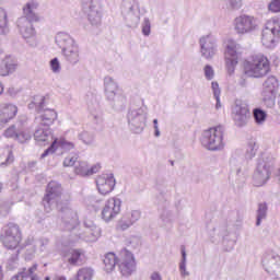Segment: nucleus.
Returning <instances> with one entry per match:
<instances>
[{
	"label": "nucleus",
	"instance_id": "c85d7f7f",
	"mask_svg": "<svg viewBox=\"0 0 280 280\" xmlns=\"http://www.w3.org/2000/svg\"><path fill=\"white\" fill-rule=\"evenodd\" d=\"M18 135L19 130H16L15 126H11L4 131V137L8 139H16Z\"/></svg>",
	"mask_w": 280,
	"mask_h": 280
},
{
	"label": "nucleus",
	"instance_id": "f03ea898",
	"mask_svg": "<svg viewBox=\"0 0 280 280\" xmlns=\"http://www.w3.org/2000/svg\"><path fill=\"white\" fill-rule=\"evenodd\" d=\"M224 127L215 126L203 132L202 144L208 150H221L224 148Z\"/></svg>",
	"mask_w": 280,
	"mask_h": 280
},
{
	"label": "nucleus",
	"instance_id": "2eb2a0df",
	"mask_svg": "<svg viewBox=\"0 0 280 280\" xmlns=\"http://www.w3.org/2000/svg\"><path fill=\"white\" fill-rule=\"evenodd\" d=\"M268 178H270V168L259 165L254 175L255 185L261 187V185L266 184Z\"/></svg>",
	"mask_w": 280,
	"mask_h": 280
},
{
	"label": "nucleus",
	"instance_id": "3c124183",
	"mask_svg": "<svg viewBox=\"0 0 280 280\" xmlns=\"http://www.w3.org/2000/svg\"><path fill=\"white\" fill-rule=\"evenodd\" d=\"M45 280H51V278L49 276L45 277Z\"/></svg>",
	"mask_w": 280,
	"mask_h": 280
},
{
	"label": "nucleus",
	"instance_id": "de8ad7c7",
	"mask_svg": "<svg viewBox=\"0 0 280 280\" xmlns=\"http://www.w3.org/2000/svg\"><path fill=\"white\" fill-rule=\"evenodd\" d=\"M31 280H38L37 276H31Z\"/></svg>",
	"mask_w": 280,
	"mask_h": 280
},
{
	"label": "nucleus",
	"instance_id": "473e14b6",
	"mask_svg": "<svg viewBox=\"0 0 280 280\" xmlns=\"http://www.w3.org/2000/svg\"><path fill=\"white\" fill-rule=\"evenodd\" d=\"M7 163H14V152L12 150L8 151Z\"/></svg>",
	"mask_w": 280,
	"mask_h": 280
},
{
	"label": "nucleus",
	"instance_id": "a18cd8bd",
	"mask_svg": "<svg viewBox=\"0 0 280 280\" xmlns=\"http://www.w3.org/2000/svg\"><path fill=\"white\" fill-rule=\"evenodd\" d=\"M3 91H4L3 83L0 82V95H3Z\"/></svg>",
	"mask_w": 280,
	"mask_h": 280
},
{
	"label": "nucleus",
	"instance_id": "f3484780",
	"mask_svg": "<svg viewBox=\"0 0 280 280\" xmlns=\"http://www.w3.org/2000/svg\"><path fill=\"white\" fill-rule=\"evenodd\" d=\"M104 270L106 272H113L115 270V266L119 264V257L115 255V253H107L104 258Z\"/></svg>",
	"mask_w": 280,
	"mask_h": 280
},
{
	"label": "nucleus",
	"instance_id": "9d476101",
	"mask_svg": "<svg viewBox=\"0 0 280 280\" xmlns=\"http://www.w3.org/2000/svg\"><path fill=\"white\" fill-rule=\"evenodd\" d=\"M248 119H250V109H248V105H236L234 114L235 126H237V128H244V126L248 124Z\"/></svg>",
	"mask_w": 280,
	"mask_h": 280
},
{
	"label": "nucleus",
	"instance_id": "9b49d317",
	"mask_svg": "<svg viewBox=\"0 0 280 280\" xmlns=\"http://www.w3.org/2000/svg\"><path fill=\"white\" fill-rule=\"evenodd\" d=\"M19 114V107L12 103H4L0 105V124H8L12 121Z\"/></svg>",
	"mask_w": 280,
	"mask_h": 280
},
{
	"label": "nucleus",
	"instance_id": "5701e85b",
	"mask_svg": "<svg viewBox=\"0 0 280 280\" xmlns=\"http://www.w3.org/2000/svg\"><path fill=\"white\" fill-rule=\"evenodd\" d=\"M253 115L256 124H258L259 126H261V124H265L266 119H268V114L260 108H255L253 110Z\"/></svg>",
	"mask_w": 280,
	"mask_h": 280
},
{
	"label": "nucleus",
	"instance_id": "a19ab883",
	"mask_svg": "<svg viewBox=\"0 0 280 280\" xmlns=\"http://www.w3.org/2000/svg\"><path fill=\"white\" fill-rule=\"evenodd\" d=\"M67 35H58V37H57V42L58 43H60V40H65V37H66Z\"/></svg>",
	"mask_w": 280,
	"mask_h": 280
},
{
	"label": "nucleus",
	"instance_id": "ea45409f",
	"mask_svg": "<svg viewBox=\"0 0 280 280\" xmlns=\"http://www.w3.org/2000/svg\"><path fill=\"white\" fill-rule=\"evenodd\" d=\"M276 260L280 261V257H279V256L272 257V258L270 259V264H271V265H275V261H276Z\"/></svg>",
	"mask_w": 280,
	"mask_h": 280
},
{
	"label": "nucleus",
	"instance_id": "6e6552de",
	"mask_svg": "<svg viewBox=\"0 0 280 280\" xmlns=\"http://www.w3.org/2000/svg\"><path fill=\"white\" fill-rule=\"evenodd\" d=\"M237 44L234 40H229L225 49V67L229 71L235 70L237 67Z\"/></svg>",
	"mask_w": 280,
	"mask_h": 280
},
{
	"label": "nucleus",
	"instance_id": "412c9836",
	"mask_svg": "<svg viewBox=\"0 0 280 280\" xmlns=\"http://www.w3.org/2000/svg\"><path fill=\"white\" fill-rule=\"evenodd\" d=\"M82 255H84V252H82V249H72L70 252L68 264H70V266H78L79 261H81L82 259Z\"/></svg>",
	"mask_w": 280,
	"mask_h": 280
},
{
	"label": "nucleus",
	"instance_id": "6ab92c4d",
	"mask_svg": "<svg viewBox=\"0 0 280 280\" xmlns=\"http://www.w3.org/2000/svg\"><path fill=\"white\" fill-rule=\"evenodd\" d=\"M51 138L52 136L49 129H37L34 133V139L38 143H49Z\"/></svg>",
	"mask_w": 280,
	"mask_h": 280
},
{
	"label": "nucleus",
	"instance_id": "c756f323",
	"mask_svg": "<svg viewBox=\"0 0 280 280\" xmlns=\"http://www.w3.org/2000/svg\"><path fill=\"white\" fill-rule=\"evenodd\" d=\"M78 162V154L68 156L63 160V167H73Z\"/></svg>",
	"mask_w": 280,
	"mask_h": 280
},
{
	"label": "nucleus",
	"instance_id": "79ce46f5",
	"mask_svg": "<svg viewBox=\"0 0 280 280\" xmlns=\"http://www.w3.org/2000/svg\"><path fill=\"white\" fill-rule=\"evenodd\" d=\"M153 124H154V130H158L159 129V120L154 119Z\"/></svg>",
	"mask_w": 280,
	"mask_h": 280
},
{
	"label": "nucleus",
	"instance_id": "37998d69",
	"mask_svg": "<svg viewBox=\"0 0 280 280\" xmlns=\"http://www.w3.org/2000/svg\"><path fill=\"white\" fill-rule=\"evenodd\" d=\"M276 276L280 279V266L276 268Z\"/></svg>",
	"mask_w": 280,
	"mask_h": 280
},
{
	"label": "nucleus",
	"instance_id": "cd10ccee",
	"mask_svg": "<svg viewBox=\"0 0 280 280\" xmlns=\"http://www.w3.org/2000/svg\"><path fill=\"white\" fill-rule=\"evenodd\" d=\"M269 12L277 14L280 12V0H271L268 4Z\"/></svg>",
	"mask_w": 280,
	"mask_h": 280
},
{
	"label": "nucleus",
	"instance_id": "8fccbe9b",
	"mask_svg": "<svg viewBox=\"0 0 280 280\" xmlns=\"http://www.w3.org/2000/svg\"><path fill=\"white\" fill-rule=\"evenodd\" d=\"M160 132H159V128L155 129V137H159Z\"/></svg>",
	"mask_w": 280,
	"mask_h": 280
},
{
	"label": "nucleus",
	"instance_id": "4be33fe9",
	"mask_svg": "<svg viewBox=\"0 0 280 280\" xmlns=\"http://www.w3.org/2000/svg\"><path fill=\"white\" fill-rule=\"evenodd\" d=\"M279 91V82L276 81L275 78L268 79L265 82V92L266 93H271V95H275Z\"/></svg>",
	"mask_w": 280,
	"mask_h": 280
},
{
	"label": "nucleus",
	"instance_id": "58836bf2",
	"mask_svg": "<svg viewBox=\"0 0 280 280\" xmlns=\"http://www.w3.org/2000/svg\"><path fill=\"white\" fill-rule=\"evenodd\" d=\"M206 78H207V80H213V71H207Z\"/></svg>",
	"mask_w": 280,
	"mask_h": 280
},
{
	"label": "nucleus",
	"instance_id": "aec40b11",
	"mask_svg": "<svg viewBox=\"0 0 280 280\" xmlns=\"http://www.w3.org/2000/svg\"><path fill=\"white\" fill-rule=\"evenodd\" d=\"M58 119V113L54 109H46L42 115V126H51Z\"/></svg>",
	"mask_w": 280,
	"mask_h": 280
},
{
	"label": "nucleus",
	"instance_id": "7ed1b4c3",
	"mask_svg": "<svg viewBox=\"0 0 280 280\" xmlns=\"http://www.w3.org/2000/svg\"><path fill=\"white\" fill-rule=\"evenodd\" d=\"M118 268L122 277H130L137 270V260H135V255L130 250L122 249L119 253Z\"/></svg>",
	"mask_w": 280,
	"mask_h": 280
},
{
	"label": "nucleus",
	"instance_id": "c9c22d12",
	"mask_svg": "<svg viewBox=\"0 0 280 280\" xmlns=\"http://www.w3.org/2000/svg\"><path fill=\"white\" fill-rule=\"evenodd\" d=\"M151 280H163V279L161 278V275L159 272H153L151 275Z\"/></svg>",
	"mask_w": 280,
	"mask_h": 280
},
{
	"label": "nucleus",
	"instance_id": "f8f14e48",
	"mask_svg": "<svg viewBox=\"0 0 280 280\" xmlns=\"http://www.w3.org/2000/svg\"><path fill=\"white\" fill-rule=\"evenodd\" d=\"M58 148H61V150H73L75 148V144L73 142H69L65 138H55L51 145L44 151L42 154V159H45V156H49V154H54Z\"/></svg>",
	"mask_w": 280,
	"mask_h": 280
},
{
	"label": "nucleus",
	"instance_id": "423d86ee",
	"mask_svg": "<svg viewBox=\"0 0 280 280\" xmlns=\"http://www.w3.org/2000/svg\"><path fill=\"white\" fill-rule=\"evenodd\" d=\"M277 30H279V19L269 20L267 27L262 31V45L270 47V45L275 44V38H277Z\"/></svg>",
	"mask_w": 280,
	"mask_h": 280
},
{
	"label": "nucleus",
	"instance_id": "f704fd0d",
	"mask_svg": "<svg viewBox=\"0 0 280 280\" xmlns=\"http://www.w3.org/2000/svg\"><path fill=\"white\" fill-rule=\"evenodd\" d=\"M36 270H38V264H34L28 268V275L34 276V272H36Z\"/></svg>",
	"mask_w": 280,
	"mask_h": 280
},
{
	"label": "nucleus",
	"instance_id": "20e7f679",
	"mask_svg": "<svg viewBox=\"0 0 280 280\" xmlns=\"http://www.w3.org/2000/svg\"><path fill=\"white\" fill-rule=\"evenodd\" d=\"M243 66L252 71H270V60L264 54L253 55L249 60L243 62Z\"/></svg>",
	"mask_w": 280,
	"mask_h": 280
},
{
	"label": "nucleus",
	"instance_id": "0eeeda50",
	"mask_svg": "<svg viewBox=\"0 0 280 280\" xmlns=\"http://www.w3.org/2000/svg\"><path fill=\"white\" fill-rule=\"evenodd\" d=\"M119 211H121V201L115 198H109L102 210V218L105 222H108L113 220L115 215H118Z\"/></svg>",
	"mask_w": 280,
	"mask_h": 280
},
{
	"label": "nucleus",
	"instance_id": "39448f33",
	"mask_svg": "<svg viewBox=\"0 0 280 280\" xmlns=\"http://www.w3.org/2000/svg\"><path fill=\"white\" fill-rule=\"evenodd\" d=\"M257 27V21L253 15H241L234 20V30L236 34H248Z\"/></svg>",
	"mask_w": 280,
	"mask_h": 280
},
{
	"label": "nucleus",
	"instance_id": "09e8293b",
	"mask_svg": "<svg viewBox=\"0 0 280 280\" xmlns=\"http://www.w3.org/2000/svg\"><path fill=\"white\" fill-rule=\"evenodd\" d=\"M205 71H211V67H210V66H207V67L205 68Z\"/></svg>",
	"mask_w": 280,
	"mask_h": 280
},
{
	"label": "nucleus",
	"instance_id": "dca6fc26",
	"mask_svg": "<svg viewBox=\"0 0 280 280\" xmlns=\"http://www.w3.org/2000/svg\"><path fill=\"white\" fill-rule=\"evenodd\" d=\"M201 54L205 58H211L215 54L213 39L209 36L200 39Z\"/></svg>",
	"mask_w": 280,
	"mask_h": 280
},
{
	"label": "nucleus",
	"instance_id": "a878e982",
	"mask_svg": "<svg viewBox=\"0 0 280 280\" xmlns=\"http://www.w3.org/2000/svg\"><path fill=\"white\" fill-rule=\"evenodd\" d=\"M266 211H268V206H266V203H260L258 207L257 226H259L261 224V220L266 218Z\"/></svg>",
	"mask_w": 280,
	"mask_h": 280
},
{
	"label": "nucleus",
	"instance_id": "7c9ffc66",
	"mask_svg": "<svg viewBox=\"0 0 280 280\" xmlns=\"http://www.w3.org/2000/svg\"><path fill=\"white\" fill-rule=\"evenodd\" d=\"M212 91L217 100V107H218L220 106V85L218 84V82H212Z\"/></svg>",
	"mask_w": 280,
	"mask_h": 280
},
{
	"label": "nucleus",
	"instance_id": "a211bd4d",
	"mask_svg": "<svg viewBox=\"0 0 280 280\" xmlns=\"http://www.w3.org/2000/svg\"><path fill=\"white\" fill-rule=\"evenodd\" d=\"M95 277V270L91 267H82L77 271L75 277L71 280H93Z\"/></svg>",
	"mask_w": 280,
	"mask_h": 280
},
{
	"label": "nucleus",
	"instance_id": "4468645a",
	"mask_svg": "<svg viewBox=\"0 0 280 280\" xmlns=\"http://www.w3.org/2000/svg\"><path fill=\"white\" fill-rule=\"evenodd\" d=\"M62 194V186L57 182H50L46 188V195L44 196V202H51Z\"/></svg>",
	"mask_w": 280,
	"mask_h": 280
},
{
	"label": "nucleus",
	"instance_id": "bb28decb",
	"mask_svg": "<svg viewBox=\"0 0 280 280\" xmlns=\"http://www.w3.org/2000/svg\"><path fill=\"white\" fill-rule=\"evenodd\" d=\"M32 8H34V4L27 3L25 5V8L23 9L24 14H26V16L30 21H38V16H36V14H34V12H32Z\"/></svg>",
	"mask_w": 280,
	"mask_h": 280
},
{
	"label": "nucleus",
	"instance_id": "ddd939ff",
	"mask_svg": "<svg viewBox=\"0 0 280 280\" xmlns=\"http://www.w3.org/2000/svg\"><path fill=\"white\" fill-rule=\"evenodd\" d=\"M102 170V164L96 163L92 166H89V162H79V164L74 167L75 174L78 176H93V174H97Z\"/></svg>",
	"mask_w": 280,
	"mask_h": 280
},
{
	"label": "nucleus",
	"instance_id": "72a5a7b5",
	"mask_svg": "<svg viewBox=\"0 0 280 280\" xmlns=\"http://www.w3.org/2000/svg\"><path fill=\"white\" fill-rule=\"evenodd\" d=\"M142 33L144 34V36H150V24H144L142 27Z\"/></svg>",
	"mask_w": 280,
	"mask_h": 280
},
{
	"label": "nucleus",
	"instance_id": "e433bc0d",
	"mask_svg": "<svg viewBox=\"0 0 280 280\" xmlns=\"http://www.w3.org/2000/svg\"><path fill=\"white\" fill-rule=\"evenodd\" d=\"M12 63L7 65V69H16V61L11 60Z\"/></svg>",
	"mask_w": 280,
	"mask_h": 280
},
{
	"label": "nucleus",
	"instance_id": "1a4fd4ad",
	"mask_svg": "<svg viewBox=\"0 0 280 280\" xmlns=\"http://www.w3.org/2000/svg\"><path fill=\"white\" fill-rule=\"evenodd\" d=\"M115 177L112 174H103L96 178V186L100 194L106 196L115 189Z\"/></svg>",
	"mask_w": 280,
	"mask_h": 280
},
{
	"label": "nucleus",
	"instance_id": "4c0bfd02",
	"mask_svg": "<svg viewBox=\"0 0 280 280\" xmlns=\"http://www.w3.org/2000/svg\"><path fill=\"white\" fill-rule=\"evenodd\" d=\"M119 229L121 230V231H126V229H128L129 226H130V224H127V223H119Z\"/></svg>",
	"mask_w": 280,
	"mask_h": 280
},
{
	"label": "nucleus",
	"instance_id": "393cba45",
	"mask_svg": "<svg viewBox=\"0 0 280 280\" xmlns=\"http://www.w3.org/2000/svg\"><path fill=\"white\" fill-rule=\"evenodd\" d=\"M20 143H27L32 139V133L27 130H18V136L15 138Z\"/></svg>",
	"mask_w": 280,
	"mask_h": 280
},
{
	"label": "nucleus",
	"instance_id": "49530a36",
	"mask_svg": "<svg viewBox=\"0 0 280 280\" xmlns=\"http://www.w3.org/2000/svg\"><path fill=\"white\" fill-rule=\"evenodd\" d=\"M182 255H183V259H185V257H187V254L185 253V248H182Z\"/></svg>",
	"mask_w": 280,
	"mask_h": 280
},
{
	"label": "nucleus",
	"instance_id": "c03bdc74",
	"mask_svg": "<svg viewBox=\"0 0 280 280\" xmlns=\"http://www.w3.org/2000/svg\"><path fill=\"white\" fill-rule=\"evenodd\" d=\"M54 280H67V277H65V276H59V277H56Z\"/></svg>",
	"mask_w": 280,
	"mask_h": 280
},
{
	"label": "nucleus",
	"instance_id": "f257e3e1",
	"mask_svg": "<svg viewBox=\"0 0 280 280\" xmlns=\"http://www.w3.org/2000/svg\"><path fill=\"white\" fill-rule=\"evenodd\" d=\"M0 240L9 250H15L18 246H21V242H23V232H21V228L18 224L9 223L3 228Z\"/></svg>",
	"mask_w": 280,
	"mask_h": 280
},
{
	"label": "nucleus",
	"instance_id": "2f4dec72",
	"mask_svg": "<svg viewBox=\"0 0 280 280\" xmlns=\"http://www.w3.org/2000/svg\"><path fill=\"white\" fill-rule=\"evenodd\" d=\"M50 67L52 71H58L60 69V61H58V58H55L50 61Z\"/></svg>",
	"mask_w": 280,
	"mask_h": 280
},
{
	"label": "nucleus",
	"instance_id": "b1692460",
	"mask_svg": "<svg viewBox=\"0 0 280 280\" xmlns=\"http://www.w3.org/2000/svg\"><path fill=\"white\" fill-rule=\"evenodd\" d=\"M62 51L65 56H67L68 60H70V62H78L80 55L78 54L77 47H72V49L62 48Z\"/></svg>",
	"mask_w": 280,
	"mask_h": 280
}]
</instances>
